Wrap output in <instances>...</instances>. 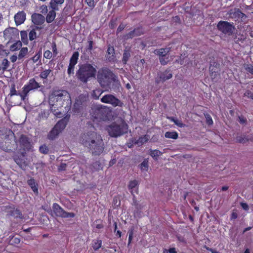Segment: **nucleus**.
I'll use <instances>...</instances> for the list:
<instances>
[{
	"label": "nucleus",
	"instance_id": "f257e3e1",
	"mask_svg": "<svg viewBox=\"0 0 253 253\" xmlns=\"http://www.w3.org/2000/svg\"><path fill=\"white\" fill-rule=\"evenodd\" d=\"M82 144L87 148L92 155L99 156L104 150V143L101 135L93 131H87L81 136Z\"/></svg>",
	"mask_w": 253,
	"mask_h": 253
},
{
	"label": "nucleus",
	"instance_id": "f03ea898",
	"mask_svg": "<svg viewBox=\"0 0 253 253\" xmlns=\"http://www.w3.org/2000/svg\"><path fill=\"white\" fill-rule=\"evenodd\" d=\"M49 101L53 103L52 105L55 107L59 108L65 105L66 110L70 108L72 103L70 94L64 90L53 91L50 95Z\"/></svg>",
	"mask_w": 253,
	"mask_h": 253
},
{
	"label": "nucleus",
	"instance_id": "7ed1b4c3",
	"mask_svg": "<svg viewBox=\"0 0 253 253\" xmlns=\"http://www.w3.org/2000/svg\"><path fill=\"white\" fill-rule=\"evenodd\" d=\"M97 81L101 87L109 88H111L113 83L119 82L117 76L107 67H103L98 70Z\"/></svg>",
	"mask_w": 253,
	"mask_h": 253
},
{
	"label": "nucleus",
	"instance_id": "20e7f679",
	"mask_svg": "<svg viewBox=\"0 0 253 253\" xmlns=\"http://www.w3.org/2000/svg\"><path fill=\"white\" fill-rule=\"evenodd\" d=\"M97 70L95 67L89 63L79 65L76 76L78 80L83 84H86L92 78H95Z\"/></svg>",
	"mask_w": 253,
	"mask_h": 253
},
{
	"label": "nucleus",
	"instance_id": "39448f33",
	"mask_svg": "<svg viewBox=\"0 0 253 253\" xmlns=\"http://www.w3.org/2000/svg\"><path fill=\"white\" fill-rule=\"evenodd\" d=\"M106 130L110 136L117 138L128 132V126L124 120L121 119L108 125Z\"/></svg>",
	"mask_w": 253,
	"mask_h": 253
},
{
	"label": "nucleus",
	"instance_id": "423d86ee",
	"mask_svg": "<svg viewBox=\"0 0 253 253\" xmlns=\"http://www.w3.org/2000/svg\"><path fill=\"white\" fill-rule=\"evenodd\" d=\"M43 85L36 81L35 78L30 79L27 83L22 87L21 92H19V96L22 100L24 101L28 97L31 91H35Z\"/></svg>",
	"mask_w": 253,
	"mask_h": 253
},
{
	"label": "nucleus",
	"instance_id": "0eeeda50",
	"mask_svg": "<svg viewBox=\"0 0 253 253\" xmlns=\"http://www.w3.org/2000/svg\"><path fill=\"white\" fill-rule=\"evenodd\" d=\"M111 112L106 108L97 107L93 111L92 117L103 121L109 120Z\"/></svg>",
	"mask_w": 253,
	"mask_h": 253
},
{
	"label": "nucleus",
	"instance_id": "6e6552de",
	"mask_svg": "<svg viewBox=\"0 0 253 253\" xmlns=\"http://www.w3.org/2000/svg\"><path fill=\"white\" fill-rule=\"evenodd\" d=\"M217 28L223 34L228 35H231L235 29L233 23L222 20L217 23Z\"/></svg>",
	"mask_w": 253,
	"mask_h": 253
},
{
	"label": "nucleus",
	"instance_id": "1a4fd4ad",
	"mask_svg": "<svg viewBox=\"0 0 253 253\" xmlns=\"http://www.w3.org/2000/svg\"><path fill=\"white\" fill-rule=\"evenodd\" d=\"M52 209L54 213L56 216L62 218H73L75 216V214L73 212H68L65 211L57 203H53Z\"/></svg>",
	"mask_w": 253,
	"mask_h": 253
},
{
	"label": "nucleus",
	"instance_id": "9d476101",
	"mask_svg": "<svg viewBox=\"0 0 253 253\" xmlns=\"http://www.w3.org/2000/svg\"><path fill=\"white\" fill-rule=\"evenodd\" d=\"M102 103L110 104L113 107L122 106L123 103L113 94H108L104 95L101 98Z\"/></svg>",
	"mask_w": 253,
	"mask_h": 253
},
{
	"label": "nucleus",
	"instance_id": "9b49d317",
	"mask_svg": "<svg viewBox=\"0 0 253 253\" xmlns=\"http://www.w3.org/2000/svg\"><path fill=\"white\" fill-rule=\"evenodd\" d=\"M79 53L78 51H75L70 59L69 64L67 69V74L69 76L74 74L75 66L78 63Z\"/></svg>",
	"mask_w": 253,
	"mask_h": 253
},
{
	"label": "nucleus",
	"instance_id": "f8f14e48",
	"mask_svg": "<svg viewBox=\"0 0 253 253\" xmlns=\"http://www.w3.org/2000/svg\"><path fill=\"white\" fill-rule=\"evenodd\" d=\"M5 210L7 214L15 218H22V214L21 211L16 209L14 205H8L5 207Z\"/></svg>",
	"mask_w": 253,
	"mask_h": 253
},
{
	"label": "nucleus",
	"instance_id": "ddd939ff",
	"mask_svg": "<svg viewBox=\"0 0 253 253\" xmlns=\"http://www.w3.org/2000/svg\"><path fill=\"white\" fill-rule=\"evenodd\" d=\"M19 143L20 146L24 150H29L31 149V145L29 138L25 135L22 134L19 138Z\"/></svg>",
	"mask_w": 253,
	"mask_h": 253
},
{
	"label": "nucleus",
	"instance_id": "4468645a",
	"mask_svg": "<svg viewBox=\"0 0 253 253\" xmlns=\"http://www.w3.org/2000/svg\"><path fill=\"white\" fill-rule=\"evenodd\" d=\"M31 18L32 22L36 25V26L39 27V26H41L45 22V18L41 14L34 13L32 14Z\"/></svg>",
	"mask_w": 253,
	"mask_h": 253
},
{
	"label": "nucleus",
	"instance_id": "2eb2a0df",
	"mask_svg": "<svg viewBox=\"0 0 253 253\" xmlns=\"http://www.w3.org/2000/svg\"><path fill=\"white\" fill-rule=\"evenodd\" d=\"M15 24L17 26L23 24L26 19V13L23 11H19L14 17Z\"/></svg>",
	"mask_w": 253,
	"mask_h": 253
},
{
	"label": "nucleus",
	"instance_id": "dca6fc26",
	"mask_svg": "<svg viewBox=\"0 0 253 253\" xmlns=\"http://www.w3.org/2000/svg\"><path fill=\"white\" fill-rule=\"evenodd\" d=\"M69 117L66 116L64 118L59 120L55 126L61 132L66 127L69 121Z\"/></svg>",
	"mask_w": 253,
	"mask_h": 253
},
{
	"label": "nucleus",
	"instance_id": "f3484780",
	"mask_svg": "<svg viewBox=\"0 0 253 253\" xmlns=\"http://www.w3.org/2000/svg\"><path fill=\"white\" fill-rule=\"evenodd\" d=\"M138 182L136 180H131L129 181L128 188L130 190L131 194L133 195L134 193L138 194Z\"/></svg>",
	"mask_w": 253,
	"mask_h": 253
},
{
	"label": "nucleus",
	"instance_id": "a211bd4d",
	"mask_svg": "<svg viewBox=\"0 0 253 253\" xmlns=\"http://www.w3.org/2000/svg\"><path fill=\"white\" fill-rule=\"evenodd\" d=\"M107 58L109 61L114 62L116 59L115 52L114 48L110 44L108 45L107 51Z\"/></svg>",
	"mask_w": 253,
	"mask_h": 253
},
{
	"label": "nucleus",
	"instance_id": "6ab92c4d",
	"mask_svg": "<svg viewBox=\"0 0 253 253\" xmlns=\"http://www.w3.org/2000/svg\"><path fill=\"white\" fill-rule=\"evenodd\" d=\"M172 77V74L169 69L165 70L164 72L161 73L159 75L160 81L163 82L170 79Z\"/></svg>",
	"mask_w": 253,
	"mask_h": 253
},
{
	"label": "nucleus",
	"instance_id": "aec40b11",
	"mask_svg": "<svg viewBox=\"0 0 253 253\" xmlns=\"http://www.w3.org/2000/svg\"><path fill=\"white\" fill-rule=\"evenodd\" d=\"M14 161L21 168L27 165L25 161V156L23 154L16 157L14 158Z\"/></svg>",
	"mask_w": 253,
	"mask_h": 253
},
{
	"label": "nucleus",
	"instance_id": "412c9836",
	"mask_svg": "<svg viewBox=\"0 0 253 253\" xmlns=\"http://www.w3.org/2000/svg\"><path fill=\"white\" fill-rule=\"evenodd\" d=\"M87 100L88 96L87 95L83 94H80L76 99L75 106L80 104L83 107L84 106L86 105Z\"/></svg>",
	"mask_w": 253,
	"mask_h": 253
},
{
	"label": "nucleus",
	"instance_id": "4be33fe9",
	"mask_svg": "<svg viewBox=\"0 0 253 253\" xmlns=\"http://www.w3.org/2000/svg\"><path fill=\"white\" fill-rule=\"evenodd\" d=\"M27 183L30 186L34 193L37 195L39 193L38 188L35 179L33 178H31L27 181Z\"/></svg>",
	"mask_w": 253,
	"mask_h": 253
},
{
	"label": "nucleus",
	"instance_id": "5701e85b",
	"mask_svg": "<svg viewBox=\"0 0 253 253\" xmlns=\"http://www.w3.org/2000/svg\"><path fill=\"white\" fill-rule=\"evenodd\" d=\"M64 0H51L50 5L52 9L54 10H58L59 6L63 4Z\"/></svg>",
	"mask_w": 253,
	"mask_h": 253
},
{
	"label": "nucleus",
	"instance_id": "b1692460",
	"mask_svg": "<svg viewBox=\"0 0 253 253\" xmlns=\"http://www.w3.org/2000/svg\"><path fill=\"white\" fill-rule=\"evenodd\" d=\"M42 29V27L35 26L34 28L32 29L29 33L28 36L30 41H32L36 39L37 36L36 31L40 30Z\"/></svg>",
	"mask_w": 253,
	"mask_h": 253
},
{
	"label": "nucleus",
	"instance_id": "393cba45",
	"mask_svg": "<svg viewBox=\"0 0 253 253\" xmlns=\"http://www.w3.org/2000/svg\"><path fill=\"white\" fill-rule=\"evenodd\" d=\"M169 48H161L155 50L154 53L159 56V57H166V55L169 52Z\"/></svg>",
	"mask_w": 253,
	"mask_h": 253
},
{
	"label": "nucleus",
	"instance_id": "a878e982",
	"mask_svg": "<svg viewBox=\"0 0 253 253\" xmlns=\"http://www.w3.org/2000/svg\"><path fill=\"white\" fill-rule=\"evenodd\" d=\"M61 132L55 126L48 134V138L50 140L54 139Z\"/></svg>",
	"mask_w": 253,
	"mask_h": 253
},
{
	"label": "nucleus",
	"instance_id": "bb28decb",
	"mask_svg": "<svg viewBox=\"0 0 253 253\" xmlns=\"http://www.w3.org/2000/svg\"><path fill=\"white\" fill-rule=\"evenodd\" d=\"M219 70H214L213 68L210 67V75L213 82H216L220 76Z\"/></svg>",
	"mask_w": 253,
	"mask_h": 253
},
{
	"label": "nucleus",
	"instance_id": "cd10ccee",
	"mask_svg": "<svg viewBox=\"0 0 253 253\" xmlns=\"http://www.w3.org/2000/svg\"><path fill=\"white\" fill-rule=\"evenodd\" d=\"M55 10L52 9L47 13L46 17V20L47 23H51L54 20L56 16Z\"/></svg>",
	"mask_w": 253,
	"mask_h": 253
},
{
	"label": "nucleus",
	"instance_id": "c85d7f7f",
	"mask_svg": "<svg viewBox=\"0 0 253 253\" xmlns=\"http://www.w3.org/2000/svg\"><path fill=\"white\" fill-rule=\"evenodd\" d=\"M102 240L100 239L93 240L92 241V247L94 251H96L102 247Z\"/></svg>",
	"mask_w": 253,
	"mask_h": 253
},
{
	"label": "nucleus",
	"instance_id": "c756f323",
	"mask_svg": "<svg viewBox=\"0 0 253 253\" xmlns=\"http://www.w3.org/2000/svg\"><path fill=\"white\" fill-rule=\"evenodd\" d=\"M130 57V51L129 49H125L123 53L122 62L124 64H126L129 58Z\"/></svg>",
	"mask_w": 253,
	"mask_h": 253
},
{
	"label": "nucleus",
	"instance_id": "7c9ffc66",
	"mask_svg": "<svg viewBox=\"0 0 253 253\" xmlns=\"http://www.w3.org/2000/svg\"><path fill=\"white\" fill-rule=\"evenodd\" d=\"M103 91L100 88H96L91 92V96L94 99H98Z\"/></svg>",
	"mask_w": 253,
	"mask_h": 253
},
{
	"label": "nucleus",
	"instance_id": "2f4dec72",
	"mask_svg": "<svg viewBox=\"0 0 253 253\" xmlns=\"http://www.w3.org/2000/svg\"><path fill=\"white\" fill-rule=\"evenodd\" d=\"M13 28L9 27L5 29L3 31V37L5 39H10L11 38L12 33H13Z\"/></svg>",
	"mask_w": 253,
	"mask_h": 253
},
{
	"label": "nucleus",
	"instance_id": "473e14b6",
	"mask_svg": "<svg viewBox=\"0 0 253 253\" xmlns=\"http://www.w3.org/2000/svg\"><path fill=\"white\" fill-rule=\"evenodd\" d=\"M178 133L176 131H167L165 134V136L168 138L176 139L178 138Z\"/></svg>",
	"mask_w": 253,
	"mask_h": 253
},
{
	"label": "nucleus",
	"instance_id": "72a5a7b5",
	"mask_svg": "<svg viewBox=\"0 0 253 253\" xmlns=\"http://www.w3.org/2000/svg\"><path fill=\"white\" fill-rule=\"evenodd\" d=\"M28 49L27 47L21 48L18 55V59H23L28 54Z\"/></svg>",
	"mask_w": 253,
	"mask_h": 253
},
{
	"label": "nucleus",
	"instance_id": "f704fd0d",
	"mask_svg": "<svg viewBox=\"0 0 253 253\" xmlns=\"http://www.w3.org/2000/svg\"><path fill=\"white\" fill-rule=\"evenodd\" d=\"M148 140V135L147 134L143 135L138 138V139L135 142V144L142 145L143 144L147 142Z\"/></svg>",
	"mask_w": 253,
	"mask_h": 253
},
{
	"label": "nucleus",
	"instance_id": "c9c22d12",
	"mask_svg": "<svg viewBox=\"0 0 253 253\" xmlns=\"http://www.w3.org/2000/svg\"><path fill=\"white\" fill-rule=\"evenodd\" d=\"M20 36L22 42L25 44H28V34L26 31H22L20 32Z\"/></svg>",
	"mask_w": 253,
	"mask_h": 253
},
{
	"label": "nucleus",
	"instance_id": "e433bc0d",
	"mask_svg": "<svg viewBox=\"0 0 253 253\" xmlns=\"http://www.w3.org/2000/svg\"><path fill=\"white\" fill-rule=\"evenodd\" d=\"M162 153L159 150H151L150 155V156L155 160H157L159 156L161 155Z\"/></svg>",
	"mask_w": 253,
	"mask_h": 253
},
{
	"label": "nucleus",
	"instance_id": "4c0bfd02",
	"mask_svg": "<svg viewBox=\"0 0 253 253\" xmlns=\"http://www.w3.org/2000/svg\"><path fill=\"white\" fill-rule=\"evenodd\" d=\"M22 46V43L20 41H17L14 42L13 44L10 46V50L11 51H16L20 48Z\"/></svg>",
	"mask_w": 253,
	"mask_h": 253
},
{
	"label": "nucleus",
	"instance_id": "58836bf2",
	"mask_svg": "<svg viewBox=\"0 0 253 253\" xmlns=\"http://www.w3.org/2000/svg\"><path fill=\"white\" fill-rule=\"evenodd\" d=\"M51 70L49 69L42 71L40 75V78L42 79H46L48 76L51 73Z\"/></svg>",
	"mask_w": 253,
	"mask_h": 253
},
{
	"label": "nucleus",
	"instance_id": "ea45409f",
	"mask_svg": "<svg viewBox=\"0 0 253 253\" xmlns=\"http://www.w3.org/2000/svg\"><path fill=\"white\" fill-rule=\"evenodd\" d=\"M9 244L11 245H16L19 244L20 242V239L14 236H10Z\"/></svg>",
	"mask_w": 253,
	"mask_h": 253
},
{
	"label": "nucleus",
	"instance_id": "a19ab883",
	"mask_svg": "<svg viewBox=\"0 0 253 253\" xmlns=\"http://www.w3.org/2000/svg\"><path fill=\"white\" fill-rule=\"evenodd\" d=\"M140 168L141 170L147 171L148 169V161L145 159L140 165Z\"/></svg>",
	"mask_w": 253,
	"mask_h": 253
},
{
	"label": "nucleus",
	"instance_id": "79ce46f5",
	"mask_svg": "<svg viewBox=\"0 0 253 253\" xmlns=\"http://www.w3.org/2000/svg\"><path fill=\"white\" fill-rule=\"evenodd\" d=\"M134 31L135 33V34L136 36V37L141 36L144 34V31L142 26H140L135 28L134 29Z\"/></svg>",
	"mask_w": 253,
	"mask_h": 253
},
{
	"label": "nucleus",
	"instance_id": "37998d69",
	"mask_svg": "<svg viewBox=\"0 0 253 253\" xmlns=\"http://www.w3.org/2000/svg\"><path fill=\"white\" fill-rule=\"evenodd\" d=\"M1 64L2 66V69L3 70V72H4L8 68L9 66V62L7 59L4 58L2 60Z\"/></svg>",
	"mask_w": 253,
	"mask_h": 253
},
{
	"label": "nucleus",
	"instance_id": "c03bdc74",
	"mask_svg": "<svg viewBox=\"0 0 253 253\" xmlns=\"http://www.w3.org/2000/svg\"><path fill=\"white\" fill-rule=\"evenodd\" d=\"M42 57V51H39L31 58L34 63L37 62Z\"/></svg>",
	"mask_w": 253,
	"mask_h": 253
},
{
	"label": "nucleus",
	"instance_id": "a18cd8bd",
	"mask_svg": "<svg viewBox=\"0 0 253 253\" xmlns=\"http://www.w3.org/2000/svg\"><path fill=\"white\" fill-rule=\"evenodd\" d=\"M9 95L11 97L13 95H19V93H18L15 88V85L12 84L10 87V93Z\"/></svg>",
	"mask_w": 253,
	"mask_h": 253
},
{
	"label": "nucleus",
	"instance_id": "49530a36",
	"mask_svg": "<svg viewBox=\"0 0 253 253\" xmlns=\"http://www.w3.org/2000/svg\"><path fill=\"white\" fill-rule=\"evenodd\" d=\"M245 70L248 73L253 75V66L251 64H245L244 65Z\"/></svg>",
	"mask_w": 253,
	"mask_h": 253
},
{
	"label": "nucleus",
	"instance_id": "de8ad7c7",
	"mask_svg": "<svg viewBox=\"0 0 253 253\" xmlns=\"http://www.w3.org/2000/svg\"><path fill=\"white\" fill-rule=\"evenodd\" d=\"M7 138V135L3 133L2 132H0V147H3V143L4 140Z\"/></svg>",
	"mask_w": 253,
	"mask_h": 253
},
{
	"label": "nucleus",
	"instance_id": "09e8293b",
	"mask_svg": "<svg viewBox=\"0 0 253 253\" xmlns=\"http://www.w3.org/2000/svg\"><path fill=\"white\" fill-rule=\"evenodd\" d=\"M170 120L172 121L176 126L180 127H183L185 126V124H183L181 121L175 119L174 118H171Z\"/></svg>",
	"mask_w": 253,
	"mask_h": 253
},
{
	"label": "nucleus",
	"instance_id": "8fccbe9b",
	"mask_svg": "<svg viewBox=\"0 0 253 253\" xmlns=\"http://www.w3.org/2000/svg\"><path fill=\"white\" fill-rule=\"evenodd\" d=\"M39 151L41 153L45 154L48 153L49 150L45 145H43L40 147Z\"/></svg>",
	"mask_w": 253,
	"mask_h": 253
},
{
	"label": "nucleus",
	"instance_id": "3c124183",
	"mask_svg": "<svg viewBox=\"0 0 253 253\" xmlns=\"http://www.w3.org/2000/svg\"><path fill=\"white\" fill-rule=\"evenodd\" d=\"M76 105V102L75 103L74 105V107L73 108V111L76 113H80L81 112V110L83 109V106H82L80 104H79L78 105Z\"/></svg>",
	"mask_w": 253,
	"mask_h": 253
},
{
	"label": "nucleus",
	"instance_id": "603ef678",
	"mask_svg": "<svg viewBox=\"0 0 253 253\" xmlns=\"http://www.w3.org/2000/svg\"><path fill=\"white\" fill-rule=\"evenodd\" d=\"M128 245H129L131 243L132 238H133V228H132L131 229H129L128 231Z\"/></svg>",
	"mask_w": 253,
	"mask_h": 253
},
{
	"label": "nucleus",
	"instance_id": "864d4df0",
	"mask_svg": "<svg viewBox=\"0 0 253 253\" xmlns=\"http://www.w3.org/2000/svg\"><path fill=\"white\" fill-rule=\"evenodd\" d=\"M236 140L237 142L242 143H245L248 141V139L245 136H239L237 137Z\"/></svg>",
	"mask_w": 253,
	"mask_h": 253
},
{
	"label": "nucleus",
	"instance_id": "5fc2aeb1",
	"mask_svg": "<svg viewBox=\"0 0 253 253\" xmlns=\"http://www.w3.org/2000/svg\"><path fill=\"white\" fill-rule=\"evenodd\" d=\"M92 166L95 171H98L101 169V164L98 161H96L93 163L92 165Z\"/></svg>",
	"mask_w": 253,
	"mask_h": 253
},
{
	"label": "nucleus",
	"instance_id": "6e6d98bb",
	"mask_svg": "<svg viewBox=\"0 0 253 253\" xmlns=\"http://www.w3.org/2000/svg\"><path fill=\"white\" fill-rule=\"evenodd\" d=\"M43 57L46 59H50L52 57V53L50 50H47L44 52Z\"/></svg>",
	"mask_w": 253,
	"mask_h": 253
},
{
	"label": "nucleus",
	"instance_id": "4d7b16f0",
	"mask_svg": "<svg viewBox=\"0 0 253 253\" xmlns=\"http://www.w3.org/2000/svg\"><path fill=\"white\" fill-rule=\"evenodd\" d=\"M244 96L253 99V93L250 90H247L244 93Z\"/></svg>",
	"mask_w": 253,
	"mask_h": 253
},
{
	"label": "nucleus",
	"instance_id": "13d9d810",
	"mask_svg": "<svg viewBox=\"0 0 253 253\" xmlns=\"http://www.w3.org/2000/svg\"><path fill=\"white\" fill-rule=\"evenodd\" d=\"M85 3L91 8H93L95 6L94 0H85Z\"/></svg>",
	"mask_w": 253,
	"mask_h": 253
},
{
	"label": "nucleus",
	"instance_id": "bf43d9fd",
	"mask_svg": "<svg viewBox=\"0 0 253 253\" xmlns=\"http://www.w3.org/2000/svg\"><path fill=\"white\" fill-rule=\"evenodd\" d=\"M135 32L134 31V30H132V31H131L130 32H129V33H128L126 37V39H132L133 38H134V37H136V36L135 35Z\"/></svg>",
	"mask_w": 253,
	"mask_h": 253
},
{
	"label": "nucleus",
	"instance_id": "052dcab7",
	"mask_svg": "<svg viewBox=\"0 0 253 253\" xmlns=\"http://www.w3.org/2000/svg\"><path fill=\"white\" fill-rule=\"evenodd\" d=\"M51 46H52V50L53 54L55 56H56L57 54H58V51H57L56 43L55 42H53L52 43Z\"/></svg>",
	"mask_w": 253,
	"mask_h": 253
},
{
	"label": "nucleus",
	"instance_id": "680f3d73",
	"mask_svg": "<svg viewBox=\"0 0 253 253\" xmlns=\"http://www.w3.org/2000/svg\"><path fill=\"white\" fill-rule=\"evenodd\" d=\"M220 65L219 63L216 62H213L212 65H211V68H213L214 70H219Z\"/></svg>",
	"mask_w": 253,
	"mask_h": 253
},
{
	"label": "nucleus",
	"instance_id": "e2e57ef3",
	"mask_svg": "<svg viewBox=\"0 0 253 253\" xmlns=\"http://www.w3.org/2000/svg\"><path fill=\"white\" fill-rule=\"evenodd\" d=\"M166 57H159V60L161 64L163 65H166L168 62V58L165 59Z\"/></svg>",
	"mask_w": 253,
	"mask_h": 253
},
{
	"label": "nucleus",
	"instance_id": "0e129e2a",
	"mask_svg": "<svg viewBox=\"0 0 253 253\" xmlns=\"http://www.w3.org/2000/svg\"><path fill=\"white\" fill-rule=\"evenodd\" d=\"M126 25L121 23L117 28V33H119L122 31L126 27Z\"/></svg>",
	"mask_w": 253,
	"mask_h": 253
},
{
	"label": "nucleus",
	"instance_id": "69168bd1",
	"mask_svg": "<svg viewBox=\"0 0 253 253\" xmlns=\"http://www.w3.org/2000/svg\"><path fill=\"white\" fill-rule=\"evenodd\" d=\"M207 119V123L208 125H211L213 124L212 120L209 115H207L206 116Z\"/></svg>",
	"mask_w": 253,
	"mask_h": 253
},
{
	"label": "nucleus",
	"instance_id": "338daca9",
	"mask_svg": "<svg viewBox=\"0 0 253 253\" xmlns=\"http://www.w3.org/2000/svg\"><path fill=\"white\" fill-rule=\"evenodd\" d=\"M88 42V45L87 46V50H89V51H91L93 49V42L92 41H89Z\"/></svg>",
	"mask_w": 253,
	"mask_h": 253
},
{
	"label": "nucleus",
	"instance_id": "774afa93",
	"mask_svg": "<svg viewBox=\"0 0 253 253\" xmlns=\"http://www.w3.org/2000/svg\"><path fill=\"white\" fill-rule=\"evenodd\" d=\"M238 217V214L236 212L233 211L230 216L231 220H234Z\"/></svg>",
	"mask_w": 253,
	"mask_h": 253
}]
</instances>
